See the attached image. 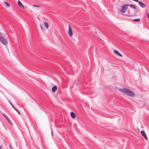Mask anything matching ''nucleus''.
Segmentation results:
<instances>
[{
  "mask_svg": "<svg viewBox=\"0 0 149 149\" xmlns=\"http://www.w3.org/2000/svg\"><path fill=\"white\" fill-rule=\"evenodd\" d=\"M120 91L122 93L128 96L133 97L135 95V94L134 93L127 88L120 89Z\"/></svg>",
  "mask_w": 149,
  "mask_h": 149,
  "instance_id": "1",
  "label": "nucleus"
},
{
  "mask_svg": "<svg viewBox=\"0 0 149 149\" xmlns=\"http://www.w3.org/2000/svg\"><path fill=\"white\" fill-rule=\"evenodd\" d=\"M129 4H125L122 7V9L120 10V12L122 13H125L126 10L128 9V7L129 6Z\"/></svg>",
  "mask_w": 149,
  "mask_h": 149,
  "instance_id": "2",
  "label": "nucleus"
},
{
  "mask_svg": "<svg viewBox=\"0 0 149 149\" xmlns=\"http://www.w3.org/2000/svg\"><path fill=\"white\" fill-rule=\"evenodd\" d=\"M68 33L70 36L72 37V36L73 33L72 32V29L71 26L70 25L69 26Z\"/></svg>",
  "mask_w": 149,
  "mask_h": 149,
  "instance_id": "3",
  "label": "nucleus"
},
{
  "mask_svg": "<svg viewBox=\"0 0 149 149\" xmlns=\"http://www.w3.org/2000/svg\"><path fill=\"white\" fill-rule=\"evenodd\" d=\"M141 133L142 136L145 139L147 140L148 139L145 132L143 130H142L141 132Z\"/></svg>",
  "mask_w": 149,
  "mask_h": 149,
  "instance_id": "4",
  "label": "nucleus"
},
{
  "mask_svg": "<svg viewBox=\"0 0 149 149\" xmlns=\"http://www.w3.org/2000/svg\"><path fill=\"white\" fill-rule=\"evenodd\" d=\"M138 4L142 8H144L146 6V5L143 3L142 2L140 1H139L138 2Z\"/></svg>",
  "mask_w": 149,
  "mask_h": 149,
  "instance_id": "5",
  "label": "nucleus"
},
{
  "mask_svg": "<svg viewBox=\"0 0 149 149\" xmlns=\"http://www.w3.org/2000/svg\"><path fill=\"white\" fill-rule=\"evenodd\" d=\"M1 42L3 45H6L7 44L8 42L5 38L3 39V40H1Z\"/></svg>",
  "mask_w": 149,
  "mask_h": 149,
  "instance_id": "6",
  "label": "nucleus"
},
{
  "mask_svg": "<svg viewBox=\"0 0 149 149\" xmlns=\"http://www.w3.org/2000/svg\"><path fill=\"white\" fill-rule=\"evenodd\" d=\"M113 52H114L117 55H118L122 57L123 56L116 50L115 49Z\"/></svg>",
  "mask_w": 149,
  "mask_h": 149,
  "instance_id": "7",
  "label": "nucleus"
},
{
  "mask_svg": "<svg viewBox=\"0 0 149 149\" xmlns=\"http://www.w3.org/2000/svg\"><path fill=\"white\" fill-rule=\"evenodd\" d=\"M70 114L72 118L74 119L76 118V115L73 112H71L70 113Z\"/></svg>",
  "mask_w": 149,
  "mask_h": 149,
  "instance_id": "8",
  "label": "nucleus"
},
{
  "mask_svg": "<svg viewBox=\"0 0 149 149\" xmlns=\"http://www.w3.org/2000/svg\"><path fill=\"white\" fill-rule=\"evenodd\" d=\"M18 6L20 7V8H23V9L24 8V6L22 4L21 2L20 1H18Z\"/></svg>",
  "mask_w": 149,
  "mask_h": 149,
  "instance_id": "9",
  "label": "nucleus"
},
{
  "mask_svg": "<svg viewBox=\"0 0 149 149\" xmlns=\"http://www.w3.org/2000/svg\"><path fill=\"white\" fill-rule=\"evenodd\" d=\"M57 87L56 86H53L52 89V91L53 92H55L56 91L57 89Z\"/></svg>",
  "mask_w": 149,
  "mask_h": 149,
  "instance_id": "10",
  "label": "nucleus"
},
{
  "mask_svg": "<svg viewBox=\"0 0 149 149\" xmlns=\"http://www.w3.org/2000/svg\"><path fill=\"white\" fill-rule=\"evenodd\" d=\"M3 34L2 33H0V41L1 40H3L4 38L3 36Z\"/></svg>",
  "mask_w": 149,
  "mask_h": 149,
  "instance_id": "11",
  "label": "nucleus"
},
{
  "mask_svg": "<svg viewBox=\"0 0 149 149\" xmlns=\"http://www.w3.org/2000/svg\"><path fill=\"white\" fill-rule=\"evenodd\" d=\"M129 6L131 8L134 9H136L137 7H136L134 5H133L132 4H129Z\"/></svg>",
  "mask_w": 149,
  "mask_h": 149,
  "instance_id": "12",
  "label": "nucleus"
},
{
  "mask_svg": "<svg viewBox=\"0 0 149 149\" xmlns=\"http://www.w3.org/2000/svg\"><path fill=\"white\" fill-rule=\"evenodd\" d=\"M44 25H45V27L46 28H48L49 27V25H48V23L47 22H44Z\"/></svg>",
  "mask_w": 149,
  "mask_h": 149,
  "instance_id": "13",
  "label": "nucleus"
},
{
  "mask_svg": "<svg viewBox=\"0 0 149 149\" xmlns=\"http://www.w3.org/2000/svg\"><path fill=\"white\" fill-rule=\"evenodd\" d=\"M4 3L8 7H9L10 6V4L7 2L4 1Z\"/></svg>",
  "mask_w": 149,
  "mask_h": 149,
  "instance_id": "14",
  "label": "nucleus"
},
{
  "mask_svg": "<svg viewBox=\"0 0 149 149\" xmlns=\"http://www.w3.org/2000/svg\"><path fill=\"white\" fill-rule=\"evenodd\" d=\"M140 20V19L139 18L135 19H133V21L135 22H139Z\"/></svg>",
  "mask_w": 149,
  "mask_h": 149,
  "instance_id": "15",
  "label": "nucleus"
},
{
  "mask_svg": "<svg viewBox=\"0 0 149 149\" xmlns=\"http://www.w3.org/2000/svg\"><path fill=\"white\" fill-rule=\"evenodd\" d=\"M135 14L136 15H137V13L138 12H139V10L136 9H135Z\"/></svg>",
  "mask_w": 149,
  "mask_h": 149,
  "instance_id": "16",
  "label": "nucleus"
},
{
  "mask_svg": "<svg viewBox=\"0 0 149 149\" xmlns=\"http://www.w3.org/2000/svg\"><path fill=\"white\" fill-rule=\"evenodd\" d=\"M14 109L17 112L19 115H20V113L17 109L15 108Z\"/></svg>",
  "mask_w": 149,
  "mask_h": 149,
  "instance_id": "17",
  "label": "nucleus"
},
{
  "mask_svg": "<svg viewBox=\"0 0 149 149\" xmlns=\"http://www.w3.org/2000/svg\"><path fill=\"white\" fill-rule=\"evenodd\" d=\"M8 102H9V103H10V105H11V106H12V107H13V108L14 109L15 107L13 105V104H12V103H11V102L9 101H8Z\"/></svg>",
  "mask_w": 149,
  "mask_h": 149,
  "instance_id": "18",
  "label": "nucleus"
},
{
  "mask_svg": "<svg viewBox=\"0 0 149 149\" xmlns=\"http://www.w3.org/2000/svg\"><path fill=\"white\" fill-rule=\"evenodd\" d=\"M146 15L148 18L149 19V13H147L146 14Z\"/></svg>",
  "mask_w": 149,
  "mask_h": 149,
  "instance_id": "19",
  "label": "nucleus"
},
{
  "mask_svg": "<svg viewBox=\"0 0 149 149\" xmlns=\"http://www.w3.org/2000/svg\"><path fill=\"white\" fill-rule=\"evenodd\" d=\"M33 6L35 7H39V6L38 5H33Z\"/></svg>",
  "mask_w": 149,
  "mask_h": 149,
  "instance_id": "20",
  "label": "nucleus"
},
{
  "mask_svg": "<svg viewBox=\"0 0 149 149\" xmlns=\"http://www.w3.org/2000/svg\"><path fill=\"white\" fill-rule=\"evenodd\" d=\"M6 120L8 121V122L10 124H11L10 123V120H9L8 119V118H7V119H6Z\"/></svg>",
  "mask_w": 149,
  "mask_h": 149,
  "instance_id": "21",
  "label": "nucleus"
},
{
  "mask_svg": "<svg viewBox=\"0 0 149 149\" xmlns=\"http://www.w3.org/2000/svg\"><path fill=\"white\" fill-rule=\"evenodd\" d=\"M3 115L4 116L6 119H7V117L5 114H3Z\"/></svg>",
  "mask_w": 149,
  "mask_h": 149,
  "instance_id": "22",
  "label": "nucleus"
},
{
  "mask_svg": "<svg viewBox=\"0 0 149 149\" xmlns=\"http://www.w3.org/2000/svg\"><path fill=\"white\" fill-rule=\"evenodd\" d=\"M134 1H136V2H139V1L138 0H132Z\"/></svg>",
  "mask_w": 149,
  "mask_h": 149,
  "instance_id": "23",
  "label": "nucleus"
},
{
  "mask_svg": "<svg viewBox=\"0 0 149 149\" xmlns=\"http://www.w3.org/2000/svg\"><path fill=\"white\" fill-rule=\"evenodd\" d=\"M0 149H2V147L0 145Z\"/></svg>",
  "mask_w": 149,
  "mask_h": 149,
  "instance_id": "24",
  "label": "nucleus"
},
{
  "mask_svg": "<svg viewBox=\"0 0 149 149\" xmlns=\"http://www.w3.org/2000/svg\"><path fill=\"white\" fill-rule=\"evenodd\" d=\"M52 135L53 136V133L52 131Z\"/></svg>",
  "mask_w": 149,
  "mask_h": 149,
  "instance_id": "25",
  "label": "nucleus"
}]
</instances>
